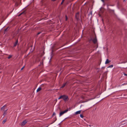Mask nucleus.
I'll list each match as a JSON object with an SVG mask.
<instances>
[{
	"label": "nucleus",
	"mask_w": 127,
	"mask_h": 127,
	"mask_svg": "<svg viewBox=\"0 0 127 127\" xmlns=\"http://www.w3.org/2000/svg\"><path fill=\"white\" fill-rule=\"evenodd\" d=\"M68 111V109H67L63 111L60 112V114H59V116L61 117V116L63 114H64L66 113Z\"/></svg>",
	"instance_id": "1"
},
{
	"label": "nucleus",
	"mask_w": 127,
	"mask_h": 127,
	"mask_svg": "<svg viewBox=\"0 0 127 127\" xmlns=\"http://www.w3.org/2000/svg\"><path fill=\"white\" fill-rule=\"evenodd\" d=\"M75 18L77 20H79V13H77L75 15Z\"/></svg>",
	"instance_id": "2"
},
{
	"label": "nucleus",
	"mask_w": 127,
	"mask_h": 127,
	"mask_svg": "<svg viewBox=\"0 0 127 127\" xmlns=\"http://www.w3.org/2000/svg\"><path fill=\"white\" fill-rule=\"evenodd\" d=\"M27 121L26 120L24 121L21 124V125L22 126H24L27 123Z\"/></svg>",
	"instance_id": "3"
},
{
	"label": "nucleus",
	"mask_w": 127,
	"mask_h": 127,
	"mask_svg": "<svg viewBox=\"0 0 127 127\" xmlns=\"http://www.w3.org/2000/svg\"><path fill=\"white\" fill-rule=\"evenodd\" d=\"M68 98V96L65 95H63V98L64 101L66 100Z\"/></svg>",
	"instance_id": "4"
},
{
	"label": "nucleus",
	"mask_w": 127,
	"mask_h": 127,
	"mask_svg": "<svg viewBox=\"0 0 127 127\" xmlns=\"http://www.w3.org/2000/svg\"><path fill=\"white\" fill-rule=\"evenodd\" d=\"M97 39H96V37H95V38H94L93 40V42L95 44L96 43V42H97Z\"/></svg>",
	"instance_id": "5"
},
{
	"label": "nucleus",
	"mask_w": 127,
	"mask_h": 127,
	"mask_svg": "<svg viewBox=\"0 0 127 127\" xmlns=\"http://www.w3.org/2000/svg\"><path fill=\"white\" fill-rule=\"evenodd\" d=\"M111 61L109 60L108 59H107L105 62V64H108L109 63H111Z\"/></svg>",
	"instance_id": "6"
},
{
	"label": "nucleus",
	"mask_w": 127,
	"mask_h": 127,
	"mask_svg": "<svg viewBox=\"0 0 127 127\" xmlns=\"http://www.w3.org/2000/svg\"><path fill=\"white\" fill-rule=\"evenodd\" d=\"M120 67H122L123 68L127 67V65H122L119 66Z\"/></svg>",
	"instance_id": "7"
},
{
	"label": "nucleus",
	"mask_w": 127,
	"mask_h": 127,
	"mask_svg": "<svg viewBox=\"0 0 127 127\" xmlns=\"http://www.w3.org/2000/svg\"><path fill=\"white\" fill-rule=\"evenodd\" d=\"M81 111H77L75 112V115H77L78 114H80L81 113Z\"/></svg>",
	"instance_id": "8"
},
{
	"label": "nucleus",
	"mask_w": 127,
	"mask_h": 127,
	"mask_svg": "<svg viewBox=\"0 0 127 127\" xmlns=\"http://www.w3.org/2000/svg\"><path fill=\"white\" fill-rule=\"evenodd\" d=\"M6 105H4L2 107H1V109L2 110H4L5 108L6 107Z\"/></svg>",
	"instance_id": "9"
},
{
	"label": "nucleus",
	"mask_w": 127,
	"mask_h": 127,
	"mask_svg": "<svg viewBox=\"0 0 127 127\" xmlns=\"http://www.w3.org/2000/svg\"><path fill=\"white\" fill-rule=\"evenodd\" d=\"M41 90V87L39 88L37 90L36 92H38L40 91Z\"/></svg>",
	"instance_id": "10"
},
{
	"label": "nucleus",
	"mask_w": 127,
	"mask_h": 127,
	"mask_svg": "<svg viewBox=\"0 0 127 127\" xmlns=\"http://www.w3.org/2000/svg\"><path fill=\"white\" fill-rule=\"evenodd\" d=\"M18 40H17L15 43L14 44V47H15L16 46V45L18 43Z\"/></svg>",
	"instance_id": "11"
},
{
	"label": "nucleus",
	"mask_w": 127,
	"mask_h": 127,
	"mask_svg": "<svg viewBox=\"0 0 127 127\" xmlns=\"http://www.w3.org/2000/svg\"><path fill=\"white\" fill-rule=\"evenodd\" d=\"M6 111H4V113L3 114V116H5L6 115Z\"/></svg>",
	"instance_id": "12"
},
{
	"label": "nucleus",
	"mask_w": 127,
	"mask_h": 127,
	"mask_svg": "<svg viewBox=\"0 0 127 127\" xmlns=\"http://www.w3.org/2000/svg\"><path fill=\"white\" fill-rule=\"evenodd\" d=\"M66 83H65L64 84H63V86L61 88H63L66 85Z\"/></svg>",
	"instance_id": "13"
},
{
	"label": "nucleus",
	"mask_w": 127,
	"mask_h": 127,
	"mask_svg": "<svg viewBox=\"0 0 127 127\" xmlns=\"http://www.w3.org/2000/svg\"><path fill=\"white\" fill-rule=\"evenodd\" d=\"M44 53V52H43V54H42L41 55H39L38 57H37V58H38L39 57H41L42 56V55H43Z\"/></svg>",
	"instance_id": "14"
},
{
	"label": "nucleus",
	"mask_w": 127,
	"mask_h": 127,
	"mask_svg": "<svg viewBox=\"0 0 127 127\" xmlns=\"http://www.w3.org/2000/svg\"><path fill=\"white\" fill-rule=\"evenodd\" d=\"M12 56L11 55H10L8 57V59H10L12 57Z\"/></svg>",
	"instance_id": "15"
},
{
	"label": "nucleus",
	"mask_w": 127,
	"mask_h": 127,
	"mask_svg": "<svg viewBox=\"0 0 127 127\" xmlns=\"http://www.w3.org/2000/svg\"><path fill=\"white\" fill-rule=\"evenodd\" d=\"M113 67V65H111L109 66L108 67V68H112Z\"/></svg>",
	"instance_id": "16"
},
{
	"label": "nucleus",
	"mask_w": 127,
	"mask_h": 127,
	"mask_svg": "<svg viewBox=\"0 0 127 127\" xmlns=\"http://www.w3.org/2000/svg\"><path fill=\"white\" fill-rule=\"evenodd\" d=\"M63 98V95H61L59 98V99H60L61 98Z\"/></svg>",
	"instance_id": "17"
},
{
	"label": "nucleus",
	"mask_w": 127,
	"mask_h": 127,
	"mask_svg": "<svg viewBox=\"0 0 127 127\" xmlns=\"http://www.w3.org/2000/svg\"><path fill=\"white\" fill-rule=\"evenodd\" d=\"M6 121V120H4L3 121L2 123H4Z\"/></svg>",
	"instance_id": "18"
},
{
	"label": "nucleus",
	"mask_w": 127,
	"mask_h": 127,
	"mask_svg": "<svg viewBox=\"0 0 127 127\" xmlns=\"http://www.w3.org/2000/svg\"><path fill=\"white\" fill-rule=\"evenodd\" d=\"M80 117L83 118V115L82 114L80 115Z\"/></svg>",
	"instance_id": "19"
},
{
	"label": "nucleus",
	"mask_w": 127,
	"mask_h": 127,
	"mask_svg": "<svg viewBox=\"0 0 127 127\" xmlns=\"http://www.w3.org/2000/svg\"><path fill=\"white\" fill-rule=\"evenodd\" d=\"M65 0H63L62 1L61 3V4H62L64 2Z\"/></svg>",
	"instance_id": "20"
},
{
	"label": "nucleus",
	"mask_w": 127,
	"mask_h": 127,
	"mask_svg": "<svg viewBox=\"0 0 127 127\" xmlns=\"http://www.w3.org/2000/svg\"><path fill=\"white\" fill-rule=\"evenodd\" d=\"M24 13V12H23L22 13H21L19 15V16H20L21 15H22V14H23Z\"/></svg>",
	"instance_id": "21"
},
{
	"label": "nucleus",
	"mask_w": 127,
	"mask_h": 127,
	"mask_svg": "<svg viewBox=\"0 0 127 127\" xmlns=\"http://www.w3.org/2000/svg\"><path fill=\"white\" fill-rule=\"evenodd\" d=\"M65 17H66V19H65L66 20H67V16H66Z\"/></svg>",
	"instance_id": "22"
},
{
	"label": "nucleus",
	"mask_w": 127,
	"mask_h": 127,
	"mask_svg": "<svg viewBox=\"0 0 127 127\" xmlns=\"http://www.w3.org/2000/svg\"><path fill=\"white\" fill-rule=\"evenodd\" d=\"M56 114L54 112L53 113V114L52 115L53 116L55 115Z\"/></svg>",
	"instance_id": "23"
},
{
	"label": "nucleus",
	"mask_w": 127,
	"mask_h": 127,
	"mask_svg": "<svg viewBox=\"0 0 127 127\" xmlns=\"http://www.w3.org/2000/svg\"><path fill=\"white\" fill-rule=\"evenodd\" d=\"M25 67V66H24L21 69V70H22Z\"/></svg>",
	"instance_id": "24"
},
{
	"label": "nucleus",
	"mask_w": 127,
	"mask_h": 127,
	"mask_svg": "<svg viewBox=\"0 0 127 127\" xmlns=\"http://www.w3.org/2000/svg\"><path fill=\"white\" fill-rule=\"evenodd\" d=\"M8 28V27L7 29H5V31H6V30H7V29Z\"/></svg>",
	"instance_id": "25"
},
{
	"label": "nucleus",
	"mask_w": 127,
	"mask_h": 127,
	"mask_svg": "<svg viewBox=\"0 0 127 127\" xmlns=\"http://www.w3.org/2000/svg\"><path fill=\"white\" fill-rule=\"evenodd\" d=\"M58 120H61V119L60 118H58Z\"/></svg>",
	"instance_id": "26"
},
{
	"label": "nucleus",
	"mask_w": 127,
	"mask_h": 127,
	"mask_svg": "<svg viewBox=\"0 0 127 127\" xmlns=\"http://www.w3.org/2000/svg\"><path fill=\"white\" fill-rule=\"evenodd\" d=\"M101 0V1H102V2H104V0Z\"/></svg>",
	"instance_id": "27"
},
{
	"label": "nucleus",
	"mask_w": 127,
	"mask_h": 127,
	"mask_svg": "<svg viewBox=\"0 0 127 127\" xmlns=\"http://www.w3.org/2000/svg\"><path fill=\"white\" fill-rule=\"evenodd\" d=\"M124 74V75H125L127 76V74Z\"/></svg>",
	"instance_id": "28"
},
{
	"label": "nucleus",
	"mask_w": 127,
	"mask_h": 127,
	"mask_svg": "<svg viewBox=\"0 0 127 127\" xmlns=\"http://www.w3.org/2000/svg\"><path fill=\"white\" fill-rule=\"evenodd\" d=\"M40 33V32H39L37 34H38Z\"/></svg>",
	"instance_id": "29"
},
{
	"label": "nucleus",
	"mask_w": 127,
	"mask_h": 127,
	"mask_svg": "<svg viewBox=\"0 0 127 127\" xmlns=\"http://www.w3.org/2000/svg\"><path fill=\"white\" fill-rule=\"evenodd\" d=\"M55 100L56 101H57V99H56Z\"/></svg>",
	"instance_id": "30"
},
{
	"label": "nucleus",
	"mask_w": 127,
	"mask_h": 127,
	"mask_svg": "<svg viewBox=\"0 0 127 127\" xmlns=\"http://www.w3.org/2000/svg\"><path fill=\"white\" fill-rule=\"evenodd\" d=\"M124 1H125V0H124Z\"/></svg>",
	"instance_id": "31"
},
{
	"label": "nucleus",
	"mask_w": 127,
	"mask_h": 127,
	"mask_svg": "<svg viewBox=\"0 0 127 127\" xmlns=\"http://www.w3.org/2000/svg\"><path fill=\"white\" fill-rule=\"evenodd\" d=\"M56 120H57V119H56H56H55V121H56Z\"/></svg>",
	"instance_id": "32"
}]
</instances>
